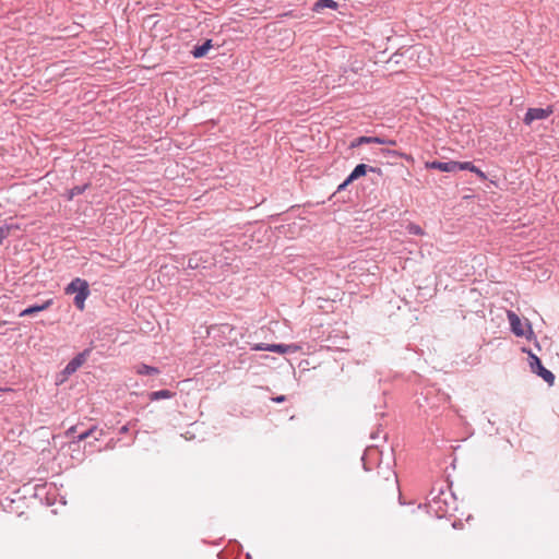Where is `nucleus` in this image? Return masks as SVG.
<instances>
[{"label":"nucleus","mask_w":559,"mask_h":559,"mask_svg":"<svg viewBox=\"0 0 559 559\" xmlns=\"http://www.w3.org/2000/svg\"><path fill=\"white\" fill-rule=\"evenodd\" d=\"M377 173L378 175H382V170L377 167L369 166L367 164H358L352 173L347 176V182H354L355 180L359 179L360 177L366 176L368 173Z\"/></svg>","instance_id":"nucleus-6"},{"label":"nucleus","mask_w":559,"mask_h":559,"mask_svg":"<svg viewBox=\"0 0 559 559\" xmlns=\"http://www.w3.org/2000/svg\"><path fill=\"white\" fill-rule=\"evenodd\" d=\"M508 319H509V323L511 326V331L516 336H520V337L524 336L525 335L524 326H523V323H522L521 319L519 318V316L513 311H508Z\"/></svg>","instance_id":"nucleus-7"},{"label":"nucleus","mask_w":559,"mask_h":559,"mask_svg":"<svg viewBox=\"0 0 559 559\" xmlns=\"http://www.w3.org/2000/svg\"><path fill=\"white\" fill-rule=\"evenodd\" d=\"M92 353V348H85L83 352L75 355L63 368L60 376L62 377L60 379V382H63L66 379H68L71 374L76 372V370L86 361V359L90 357Z\"/></svg>","instance_id":"nucleus-2"},{"label":"nucleus","mask_w":559,"mask_h":559,"mask_svg":"<svg viewBox=\"0 0 559 559\" xmlns=\"http://www.w3.org/2000/svg\"><path fill=\"white\" fill-rule=\"evenodd\" d=\"M554 112V109L551 106H547L546 108H537V107H534V108H528L524 118H523V122L526 124V126H530L532 124L535 120H545L547 119L550 115H552Z\"/></svg>","instance_id":"nucleus-4"},{"label":"nucleus","mask_w":559,"mask_h":559,"mask_svg":"<svg viewBox=\"0 0 559 559\" xmlns=\"http://www.w3.org/2000/svg\"><path fill=\"white\" fill-rule=\"evenodd\" d=\"M212 47V39H206L202 45L194 46L193 49L191 50V55L195 59L203 58Z\"/></svg>","instance_id":"nucleus-12"},{"label":"nucleus","mask_w":559,"mask_h":559,"mask_svg":"<svg viewBox=\"0 0 559 559\" xmlns=\"http://www.w3.org/2000/svg\"><path fill=\"white\" fill-rule=\"evenodd\" d=\"M472 173H474L480 180H486L487 179L486 174L481 169L476 167V166L474 167Z\"/></svg>","instance_id":"nucleus-22"},{"label":"nucleus","mask_w":559,"mask_h":559,"mask_svg":"<svg viewBox=\"0 0 559 559\" xmlns=\"http://www.w3.org/2000/svg\"><path fill=\"white\" fill-rule=\"evenodd\" d=\"M84 286L90 287L87 281L80 278V277H75L67 285V287L64 288V292L68 295H71V294L76 295V294H79L81 288H83Z\"/></svg>","instance_id":"nucleus-11"},{"label":"nucleus","mask_w":559,"mask_h":559,"mask_svg":"<svg viewBox=\"0 0 559 559\" xmlns=\"http://www.w3.org/2000/svg\"><path fill=\"white\" fill-rule=\"evenodd\" d=\"M370 438L371 439H377L378 438V432H371L370 433Z\"/></svg>","instance_id":"nucleus-29"},{"label":"nucleus","mask_w":559,"mask_h":559,"mask_svg":"<svg viewBox=\"0 0 559 559\" xmlns=\"http://www.w3.org/2000/svg\"><path fill=\"white\" fill-rule=\"evenodd\" d=\"M97 428L96 427H92L83 432H81L79 436H78V440L79 441H82V440H85L87 439L88 437L91 436H94L95 432H97Z\"/></svg>","instance_id":"nucleus-21"},{"label":"nucleus","mask_w":559,"mask_h":559,"mask_svg":"<svg viewBox=\"0 0 559 559\" xmlns=\"http://www.w3.org/2000/svg\"><path fill=\"white\" fill-rule=\"evenodd\" d=\"M392 476H393V481L394 484L397 486V476L394 472H391Z\"/></svg>","instance_id":"nucleus-28"},{"label":"nucleus","mask_w":559,"mask_h":559,"mask_svg":"<svg viewBox=\"0 0 559 559\" xmlns=\"http://www.w3.org/2000/svg\"><path fill=\"white\" fill-rule=\"evenodd\" d=\"M532 372L536 373L538 377H540L545 382H547L549 385H552L555 382V374L545 368L542 364V360L537 362L534 367L531 368Z\"/></svg>","instance_id":"nucleus-8"},{"label":"nucleus","mask_w":559,"mask_h":559,"mask_svg":"<svg viewBox=\"0 0 559 559\" xmlns=\"http://www.w3.org/2000/svg\"><path fill=\"white\" fill-rule=\"evenodd\" d=\"M362 144H381V145L394 146L396 144V141L392 140V139H388V138H381V136L362 135V136H358V138L354 139L350 142L349 147L355 148Z\"/></svg>","instance_id":"nucleus-5"},{"label":"nucleus","mask_w":559,"mask_h":559,"mask_svg":"<svg viewBox=\"0 0 559 559\" xmlns=\"http://www.w3.org/2000/svg\"><path fill=\"white\" fill-rule=\"evenodd\" d=\"M399 500H400V503L403 504L404 502L402 501V496L400 495L399 497Z\"/></svg>","instance_id":"nucleus-33"},{"label":"nucleus","mask_w":559,"mask_h":559,"mask_svg":"<svg viewBox=\"0 0 559 559\" xmlns=\"http://www.w3.org/2000/svg\"><path fill=\"white\" fill-rule=\"evenodd\" d=\"M188 266L193 267V263H191V260H189Z\"/></svg>","instance_id":"nucleus-31"},{"label":"nucleus","mask_w":559,"mask_h":559,"mask_svg":"<svg viewBox=\"0 0 559 559\" xmlns=\"http://www.w3.org/2000/svg\"><path fill=\"white\" fill-rule=\"evenodd\" d=\"M407 230L411 235H415V236H421L424 235V230L423 228L417 225V224H413L411 223L408 226H407Z\"/></svg>","instance_id":"nucleus-20"},{"label":"nucleus","mask_w":559,"mask_h":559,"mask_svg":"<svg viewBox=\"0 0 559 559\" xmlns=\"http://www.w3.org/2000/svg\"><path fill=\"white\" fill-rule=\"evenodd\" d=\"M73 430H74V427L70 428L67 433L70 435Z\"/></svg>","instance_id":"nucleus-30"},{"label":"nucleus","mask_w":559,"mask_h":559,"mask_svg":"<svg viewBox=\"0 0 559 559\" xmlns=\"http://www.w3.org/2000/svg\"><path fill=\"white\" fill-rule=\"evenodd\" d=\"M527 328H528V331L532 333V328H531V324L530 323H526Z\"/></svg>","instance_id":"nucleus-32"},{"label":"nucleus","mask_w":559,"mask_h":559,"mask_svg":"<svg viewBox=\"0 0 559 559\" xmlns=\"http://www.w3.org/2000/svg\"><path fill=\"white\" fill-rule=\"evenodd\" d=\"M175 395L174 392L169 390H159V391H153L148 394V399L151 401H159L164 399H171Z\"/></svg>","instance_id":"nucleus-15"},{"label":"nucleus","mask_w":559,"mask_h":559,"mask_svg":"<svg viewBox=\"0 0 559 559\" xmlns=\"http://www.w3.org/2000/svg\"><path fill=\"white\" fill-rule=\"evenodd\" d=\"M88 187H90L88 183H85V185H82V186H74L73 188L68 190V192H67V200H69V201L73 200L76 195H80V194L84 193L85 190Z\"/></svg>","instance_id":"nucleus-16"},{"label":"nucleus","mask_w":559,"mask_h":559,"mask_svg":"<svg viewBox=\"0 0 559 559\" xmlns=\"http://www.w3.org/2000/svg\"><path fill=\"white\" fill-rule=\"evenodd\" d=\"M13 225L4 224L0 225V245H2L3 240L10 235Z\"/></svg>","instance_id":"nucleus-19"},{"label":"nucleus","mask_w":559,"mask_h":559,"mask_svg":"<svg viewBox=\"0 0 559 559\" xmlns=\"http://www.w3.org/2000/svg\"><path fill=\"white\" fill-rule=\"evenodd\" d=\"M538 361H540V359L535 354L530 353V355H528L530 367L531 368L534 367L535 365H537Z\"/></svg>","instance_id":"nucleus-23"},{"label":"nucleus","mask_w":559,"mask_h":559,"mask_svg":"<svg viewBox=\"0 0 559 559\" xmlns=\"http://www.w3.org/2000/svg\"><path fill=\"white\" fill-rule=\"evenodd\" d=\"M361 460H362L364 468H365L366 471H369V469H370V467H368V466H367V464H366L365 455H362Z\"/></svg>","instance_id":"nucleus-27"},{"label":"nucleus","mask_w":559,"mask_h":559,"mask_svg":"<svg viewBox=\"0 0 559 559\" xmlns=\"http://www.w3.org/2000/svg\"><path fill=\"white\" fill-rule=\"evenodd\" d=\"M52 305V299H48L40 305H32L20 312V317H29L48 309Z\"/></svg>","instance_id":"nucleus-10"},{"label":"nucleus","mask_w":559,"mask_h":559,"mask_svg":"<svg viewBox=\"0 0 559 559\" xmlns=\"http://www.w3.org/2000/svg\"><path fill=\"white\" fill-rule=\"evenodd\" d=\"M250 348L252 350H267L277 354H294L299 349V346L296 344H266V343H255L250 344Z\"/></svg>","instance_id":"nucleus-3"},{"label":"nucleus","mask_w":559,"mask_h":559,"mask_svg":"<svg viewBox=\"0 0 559 559\" xmlns=\"http://www.w3.org/2000/svg\"><path fill=\"white\" fill-rule=\"evenodd\" d=\"M425 167L427 169H437L443 173H454V160L449 162H439V160H431L426 162Z\"/></svg>","instance_id":"nucleus-9"},{"label":"nucleus","mask_w":559,"mask_h":559,"mask_svg":"<svg viewBox=\"0 0 559 559\" xmlns=\"http://www.w3.org/2000/svg\"><path fill=\"white\" fill-rule=\"evenodd\" d=\"M428 512L433 513L437 518L441 519L456 510L455 497L450 491H444L442 487L438 490L432 488L428 499Z\"/></svg>","instance_id":"nucleus-1"},{"label":"nucleus","mask_w":559,"mask_h":559,"mask_svg":"<svg viewBox=\"0 0 559 559\" xmlns=\"http://www.w3.org/2000/svg\"><path fill=\"white\" fill-rule=\"evenodd\" d=\"M352 182H347V178L337 187L336 192H341L347 188Z\"/></svg>","instance_id":"nucleus-24"},{"label":"nucleus","mask_w":559,"mask_h":559,"mask_svg":"<svg viewBox=\"0 0 559 559\" xmlns=\"http://www.w3.org/2000/svg\"><path fill=\"white\" fill-rule=\"evenodd\" d=\"M136 372L139 374H141V376H153V374H158L159 370L156 367H152V366H148V365H145V364H141V365L138 366Z\"/></svg>","instance_id":"nucleus-17"},{"label":"nucleus","mask_w":559,"mask_h":559,"mask_svg":"<svg viewBox=\"0 0 559 559\" xmlns=\"http://www.w3.org/2000/svg\"><path fill=\"white\" fill-rule=\"evenodd\" d=\"M275 403H283L284 401H286V396L285 395H278V396H275L272 399Z\"/></svg>","instance_id":"nucleus-25"},{"label":"nucleus","mask_w":559,"mask_h":559,"mask_svg":"<svg viewBox=\"0 0 559 559\" xmlns=\"http://www.w3.org/2000/svg\"><path fill=\"white\" fill-rule=\"evenodd\" d=\"M91 294V290H90V287H86L84 286L83 288H81V290L79 292V294H76L74 296V306L79 309V310H83L84 307H85V300L87 299V297L90 296Z\"/></svg>","instance_id":"nucleus-13"},{"label":"nucleus","mask_w":559,"mask_h":559,"mask_svg":"<svg viewBox=\"0 0 559 559\" xmlns=\"http://www.w3.org/2000/svg\"><path fill=\"white\" fill-rule=\"evenodd\" d=\"M338 3L334 0H318L313 5V11L321 12L324 9L336 10Z\"/></svg>","instance_id":"nucleus-14"},{"label":"nucleus","mask_w":559,"mask_h":559,"mask_svg":"<svg viewBox=\"0 0 559 559\" xmlns=\"http://www.w3.org/2000/svg\"><path fill=\"white\" fill-rule=\"evenodd\" d=\"M388 153L396 154V152H395V151H388Z\"/></svg>","instance_id":"nucleus-34"},{"label":"nucleus","mask_w":559,"mask_h":559,"mask_svg":"<svg viewBox=\"0 0 559 559\" xmlns=\"http://www.w3.org/2000/svg\"><path fill=\"white\" fill-rule=\"evenodd\" d=\"M475 165L472 162H455L454 160V173L459 170H468L473 171Z\"/></svg>","instance_id":"nucleus-18"},{"label":"nucleus","mask_w":559,"mask_h":559,"mask_svg":"<svg viewBox=\"0 0 559 559\" xmlns=\"http://www.w3.org/2000/svg\"><path fill=\"white\" fill-rule=\"evenodd\" d=\"M129 431V427L128 425H124L122 426L120 429H119V433L123 435V433H127Z\"/></svg>","instance_id":"nucleus-26"}]
</instances>
